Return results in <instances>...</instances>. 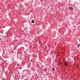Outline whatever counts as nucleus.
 Segmentation results:
<instances>
[{
    "instance_id": "4",
    "label": "nucleus",
    "mask_w": 80,
    "mask_h": 80,
    "mask_svg": "<svg viewBox=\"0 0 80 80\" xmlns=\"http://www.w3.org/2000/svg\"><path fill=\"white\" fill-rule=\"evenodd\" d=\"M52 70L53 72H54V71H55V68H52Z\"/></svg>"
},
{
    "instance_id": "2",
    "label": "nucleus",
    "mask_w": 80,
    "mask_h": 80,
    "mask_svg": "<svg viewBox=\"0 0 80 80\" xmlns=\"http://www.w3.org/2000/svg\"><path fill=\"white\" fill-rule=\"evenodd\" d=\"M64 64H65V66H66V67H67V65H68V64H67V62H65Z\"/></svg>"
},
{
    "instance_id": "3",
    "label": "nucleus",
    "mask_w": 80,
    "mask_h": 80,
    "mask_svg": "<svg viewBox=\"0 0 80 80\" xmlns=\"http://www.w3.org/2000/svg\"><path fill=\"white\" fill-rule=\"evenodd\" d=\"M35 22L34 21V20H33L32 22H31V23H34Z\"/></svg>"
},
{
    "instance_id": "6",
    "label": "nucleus",
    "mask_w": 80,
    "mask_h": 80,
    "mask_svg": "<svg viewBox=\"0 0 80 80\" xmlns=\"http://www.w3.org/2000/svg\"><path fill=\"white\" fill-rule=\"evenodd\" d=\"M53 53V51L51 52V53Z\"/></svg>"
},
{
    "instance_id": "1",
    "label": "nucleus",
    "mask_w": 80,
    "mask_h": 80,
    "mask_svg": "<svg viewBox=\"0 0 80 80\" xmlns=\"http://www.w3.org/2000/svg\"><path fill=\"white\" fill-rule=\"evenodd\" d=\"M68 8L69 10H71V11H72V10H73V8H72L70 7H69Z\"/></svg>"
},
{
    "instance_id": "5",
    "label": "nucleus",
    "mask_w": 80,
    "mask_h": 80,
    "mask_svg": "<svg viewBox=\"0 0 80 80\" xmlns=\"http://www.w3.org/2000/svg\"><path fill=\"white\" fill-rule=\"evenodd\" d=\"M80 44H79L78 45V48H79V47H80Z\"/></svg>"
}]
</instances>
